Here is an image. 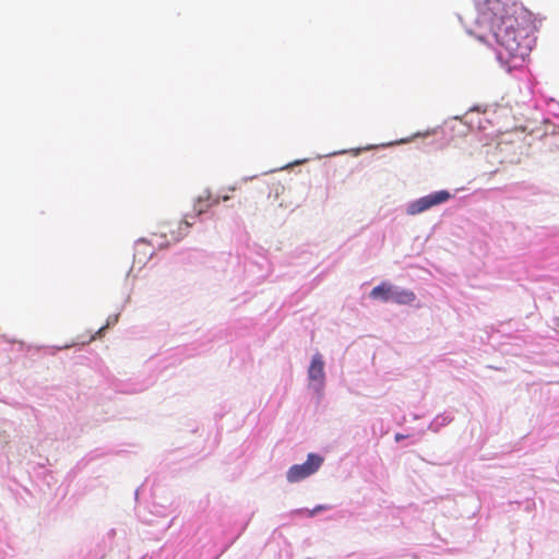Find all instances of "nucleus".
<instances>
[{"label":"nucleus","mask_w":559,"mask_h":559,"mask_svg":"<svg viewBox=\"0 0 559 559\" xmlns=\"http://www.w3.org/2000/svg\"><path fill=\"white\" fill-rule=\"evenodd\" d=\"M488 10L492 13L491 25L493 36L498 44V59L510 68H516L525 60L532 49L530 37L531 26L521 12H510L500 0H485Z\"/></svg>","instance_id":"nucleus-1"},{"label":"nucleus","mask_w":559,"mask_h":559,"mask_svg":"<svg viewBox=\"0 0 559 559\" xmlns=\"http://www.w3.org/2000/svg\"><path fill=\"white\" fill-rule=\"evenodd\" d=\"M370 297L383 302L393 301L397 305H409L416 299L414 292L400 288L386 282H382L373 287L370 292Z\"/></svg>","instance_id":"nucleus-2"},{"label":"nucleus","mask_w":559,"mask_h":559,"mask_svg":"<svg viewBox=\"0 0 559 559\" xmlns=\"http://www.w3.org/2000/svg\"><path fill=\"white\" fill-rule=\"evenodd\" d=\"M323 463V457L310 453L308 454L307 461L302 464L293 465L286 474V478L289 483H298L310 475L314 474Z\"/></svg>","instance_id":"nucleus-3"},{"label":"nucleus","mask_w":559,"mask_h":559,"mask_svg":"<svg viewBox=\"0 0 559 559\" xmlns=\"http://www.w3.org/2000/svg\"><path fill=\"white\" fill-rule=\"evenodd\" d=\"M450 193L445 190H440L431 194L425 195L409 203L407 206L408 215L420 214L436 205L447 202L450 199Z\"/></svg>","instance_id":"nucleus-4"},{"label":"nucleus","mask_w":559,"mask_h":559,"mask_svg":"<svg viewBox=\"0 0 559 559\" xmlns=\"http://www.w3.org/2000/svg\"><path fill=\"white\" fill-rule=\"evenodd\" d=\"M191 225L192 224L186 219L168 221L159 225L158 233L162 237L167 238V243L178 242L188 234Z\"/></svg>","instance_id":"nucleus-5"},{"label":"nucleus","mask_w":559,"mask_h":559,"mask_svg":"<svg viewBox=\"0 0 559 559\" xmlns=\"http://www.w3.org/2000/svg\"><path fill=\"white\" fill-rule=\"evenodd\" d=\"M308 376L311 381H317L320 384L323 383L325 373H324V361L320 354H316L312 357L311 364L308 369Z\"/></svg>","instance_id":"nucleus-6"},{"label":"nucleus","mask_w":559,"mask_h":559,"mask_svg":"<svg viewBox=\"0 0 559 559\" xmlns=\"http://www.w3.org/2000/svg\"><path fill=\"white\" fill-rule=\"evenodd\" d=\"M154 254L153 246L144 239H140L135 242L134 247V258L139 260V262H145L151 259Z\"/></svg>","instance_id":"nucleus-7"},{"label":"nucleus","mask_w":559,"mask_h":559,"mask_svg":"<svg viewBox=\"0 0 559 559\" xmlns=\"http://www.w3.org/2000/svg\"><path fill=\"white\" fill-rule=\"evenodd\" d=\"M218 202H219L218 198H214L213 199L211 193L205 191L203 194H201L198 198V201H197V204H195L194 209L198 212V214H202L203 212H205L211 206H213L215 204H218Z\"/></svg>","instance_id":"nucleus-8"},{"label":"nucleus","mask_w":559,"mask_h":559,"mask_svg":"<svg viewBox=\"0 0 559 559\" xmlns=\"http://www.w3.org/2000/svg\"><path fill=\"white\" fill-rule=\"evenodd\" d=\"M326 509H328V507H325V506H318L313 510L309 511V515L312 516L317 512L322 511V510H326Z\"/></svg>","instance_id":"nucleus-9"},{"label":"nucleus","mask_w":559,"mask_h":559,"mask_svg":"<svg viewBox=\"0 0 559 559\" xmlns=\"http://www.w3.org/2000/svg\"><path fill=\"white\" fill-rule=\"evenodd\" d=\"M108 325H109V324L107 323L106 325H104V326L99 328V329H98V331L95 333V335L91 336L90 341L95 340V337H96V336H99V337H100V336H102V334H103V331H104L106 328H108Z\"/></svg>","instance_id":"nucleus-10"},{"label":"nucleus","mask_w":559,"mask_h":559,"mask_svg":"<svg viewBox=\"0 0 559 559\" xmlns=\"http://www.w3.org/2000/svg\"><path fill=\"white\" fill-rule=\"evenodd\" d=\"M402 438H403V436H401V435H396V436H395V439H396L397 441H399V440H401Z\"/></svg>","instance_id":"nucleus-11"}]
</instances>
